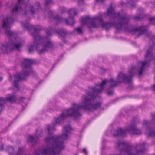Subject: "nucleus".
Here are the masks:
<instances>
[{"mask_svg": "<svg viewBox=\"0 0 155 155\" xmlns=\"http://www.w3.org/2000/svg\"><path fill=\"white\" fill-rule=\"evenodd\" d=\"M137 71H139V70L135 66H132L128 71L129 75L120 72L117 76V81H114L113 79L108 80H104L102 83L96 85L95 88L89 87L90 91L86 93L87 95H83L82 97V103L79 104H72V107L62 113L60 116L56 120L55 123L57 124H59L66 117L69 116H72L74 119L79 117L81 116L80 112L81 110H93L99 108L101 106L100 103L92 104L91 101L95 98L99 93L102 92L104 89V86L108 84L110 88H111L117 86L122 82L128 84H130L132 83L133 76Z\"/></svg>", "mask_w": 155, "mask_h": 155, "instance_id": "f257e3e1", "label": "nucleus"}, {"mask_svg": "<svg viewBox=\"0 0 155 155\" xmlns=\"http://www.w3.org/2000/svg\"><path fill=\"white\" fill-rule=\"evenodd\" d=\"M107 15L112 18H118V22L115 24L112 23L103 22L102 15L100 14L99 16L93 18L86 16L82 18L80 20L81 23L84 25H88L87 28L90 30L91 28H96L101 24L102 28L106 30L114 26L117 30L124 29L125 25H126L131 18L130 15H120V13H116L110 5L107 10Z\"/></svg>", "mask_w": 155, "mask_h": 155, "instance_id": "f03ea898", "label": "nucleus"}, {"mask_svg": "<svg viewBox=\"0 0 155 155\" xmlns=\"http://www.w3.org/2000/svg\"><path fill=\"white\" fill-rule=\"evenodd\" d=\"M72 130L69 125L64 126L61 135L45 138V140L48 144V146L40 150H37L36 155H58L60 151L64 148V141L68 139V134Z\"/></svg>", "mask_w": 155, "mask_h": 155, "instance_id": "7ed1b4c3", "label": "nucleus"}, {"mask_svg": "<svg viewBox=\"0 0 155 155\" xmlns=\"http://www.w3.org/2000/svg\"><path fill=\"white\" fill-rule=\"evenodd\" d=\"M22 25L28 30L31 31L33 29L34 32L32 34L34 41L33 45H31L28 48L29 52H32L33 48H35L38 51L39 53L41 54L46 51L49 48L53 47V44L51 41L46 38H43L41 37L38 33L40 29L34 28L32 25H29L28 22H26L25 24L21 22Z\"/></svg>", "mask_w": 155, "mask_h": 155, "instance_id": "20e7f679", "label": "nucleus"}, {"mask_svg": "<svg viewBox=\"0 0 155 155\" xmlns=\"http://www.w3.org/2000/svg\"><path fill=\"white\" fill-rule=\"evenodd\" d=\"M35 62L32 60L24 59L22 64L23 71L16 75L14 76L15 80L14 82V87L18 91L19 87L18 82L20 80L25 79L26 77L32 72L30 66L34 64Z\"/></svg>", "mask_w": 155, "mask_h": 155, "instance_id": "39448f33", "label": "nucleus"}, {"mask_svg": "<svg viewBox=\"0 0 155 155\" xmlns=\"http://www.w3.org/2000/svg\"><path fill=\"white\" fill-rule=\"evenodd\" d=\"M1 28L3 29L8 38L17 37L16 34H15L10 30L11 25L13 23L14 19L12 16L8 15L2 16L0 18Z\"/></svg>", "mask_w": 155, "mask_h": 155, "instance_id": "423d86ee", "label": "nucleus"}, {"mask_svg": "<svg viewBox=\"0 0 155 155\" xmlns=\"http://www.w3.org/2000/svg\"><path fill=\"white\" fill-rule=\"evenodd\" d=\"M8 38L10 40V45H3L1 48L4 53H7L14 49L19 51V49L22 47L21 43L17 40L16 37L14 36L12 38Z\"/></svg>", "mask_w": 155, "mask_h": 155, "instance_id": "0eeeda50", "label": "nucleus"}, {"mask_svg": "<svg viewBox=\"0 0 155 155\" xmlns=\"http://www.w3.org/2000/svg\"><path fill=\"white\" fill-rule=\"evenodd\" d=\"M152 51V46H150L147 50L145 55V61L139 62V63L141 65V67L139 70V72L138 74L139 75H140L143 73V71L145 68L148 66L150 62L151 61L154 59Z\"/></svg>", "mask_w": 155, "mask_h": 155, "instance_id": "6e6552de", "label": "nucleus"}, {"mask_svg": "<svg viewBox=\"0 0 155 155\" xmlns=\"http://www.w3.org/2000/svg\"><path fill=\"white\" fill-rule=\"evenodd\" d=\"M127 132H129L131 134L139 135L142 134L141 130L137 128L135 125H131L128 129L124 130L122 129H119L116 130V134H114V136H121L123 137L125 135Z\"/></svg>", "mask_w": 155, "mask_h": 155, "instance_id": "1a4fd4ad", "label": "nucleus"}, {"mask_svg": "<svg viewBox=\"0 0 155 155\" xmlns=\"http://www.w3.org/2000/svg\"><path fill=\"white\" fill-rule=\"evenodd\" d=\"M152 116V123L144 120L143 123V125L145 127H147L146 128L147 132L146 134L148 137H153L155 136V130L150 127L153 122L155 121V114H153Z\"/></svg>", "mask_w": 155, "mask_h": 155, "instance_id": "9d476101", "label": "nucleus"}, {"mask_svg": "<svg viewBox=\"0 0 155 155\" xmlns=\"http://www.w3.org/2000/svg\"><path fill=\"white\" fill-rule=\"evenodd\" d=\"M128 23L126 25H125V27H124V30L130 32H134V31L139 32L140 35H138V36L142 34H144L147 32V28L144 26H141L139 27L136 28L135 29H130L128 27Z\"/></svg>", "mask_w": 155, "mask_h": 155, "instance_id": "9b49d317", "label": "nucleus"}, {"mask_svg": "<svg viewBox=\"0 0 155 155\" xmlns=\"http://www.w3.org/2000/svg\"><path fill=\"white\" fill-rule=\"evenodd\" d=\"M68 13L69 14V19L68 20L65 19L64 20L67 24L73 25L75 23L74 17L77 14V11L74 9L72 8L68 11Z\"/></svg>", "mask_w": 155, "mask_h": 155, "instance_id": "f8f14e48", "label": "nucleus"}, {"mask_svg": "<svg viewBox=\"0 0 155 155\" xmlns=\"http://www.w3.org/2000/svg\"><path fill=\"white\" fill-rule=\"evenodd\" d=\"M43 133V131L42 129H39L36 130V134L35 135V137L33 136L29 135L28 137L27 140L28 142L35 143H36L38 140V138L40 137Z\"/></svg>", "mask_w": 155, "mask_h": 155, "instance_id": "ddd939ff", "label": "nucleus"}, {"mask_svg": "<svg viewBox=\"0 0 155 155\" xmlns=\"http://www.w3.org/2000/svg\"><path fill=\"white\" fill-rule=\"evenodd\" d=\"M24 0H18L15 6L12 9V12H21V10H23L24 12L25 15L26 17L27 15L28 14V11H26L25 9L23 10L21 8V6L24 5Z\"/></svg>", "mask_w": 155, "mask_h": 155, "instance_id": "4468645a", "label": "nucleus"}, {"mask_svg": "<svg viewBox=\"0 0 155 155\" xmlns=\"http://www.w3.org/2000/svg\"><path fill=\"white\" fill-rule=\"evenodd\" d=\"M29 7L31 11L30 14L32 15L38 12L41 9L40 4L38 2H36L34 6L30 5Z\"/></svg>", "mask_w": 155, "mask_h": 155, "instance_id": "2eb2a0df", "label": "nucleus"}, {"mask_svg": "<svg viewBox=\"0 0 155 155\" xmlns=\"http://www.w3.org/2000/svg\"><path fill=\"white\" fill-rule=\"evenodd\" d=\"M55 125L54 124L47 126V130L48 131V133L49 134H51L53 131L55 130Z\"/></svg>", "mask_w": 155, "mask_h": 155, "instance_id": "dca6fc26", "label": "nucleus"}, {"mask_svg": "<svg viewBox=\"0 0 155 155\" xmlns=\"http://www.w3.org/2000/svg\"><path fill=\"white\" fill-rule=\"evenodd\" d=\"M50 18H52L55 21H57L58 22L62 21L64 20L63 18L58 16L54 18L52 16V17H50Z\"/></svg>", "mask_w": 155, "mask_h": 155, "instance_id": "f3484780", "label": "nucleus"}, {"mask_svg": "<svg viewBox=\"0 0 155 155\" xmlns=\"http://www.w3.org/2000/svg\"><path fill=\"white\" fill-rule=\"evenodd\" d=\"M58 33L61 36L64 37L66 35V32L64 30H61L58 32Z\"/></svg>", "mask_w": 155, "mask_h": 155, "instance_id": "a211bd4d", "label": "nucleus"}, {"mask_svg": "<svg viewBox=\"0 0 155 155\" xmlns=\"http://www.w3.org/2000/svg\"><path fill=\"white\" fill-rule=\"evenodd\" d=\"M149 20L150 23L154 25H155V17H151L149 18Z\"/></svg>", "mask_w": 155, "mask_h": 155, "instance_id": "6ab92c4d", "label": "nucleus"}, {"mask_svg": "<svg viewBox=\"0 0 155 155\" xmlns=\"http://www.w3.org/2000/svg\"><path fill=\"white\" fill-rule=\"evenodd\" d=\"M149 20L150 23L154 25H155V17H151L149 18Z\"/></svg>", "mask_w": 155, "mask_h": 155, "instance_id": "aec40b11", "label": "nucleus"}, {"mask_svg": "<svg viewBox=\"0 0 155 155\" xmlns=\"http://www.w3.org/2000/svg\"><path fill=\"white\" fill-rule=\"evenodd\" d=\"M54 31V30L51 28H49L46 31V33L48 35H51V33Z\"/></svg>", "mask_w": 155, "mask_h": 155, "instance_id": "412c9836", "label": "nucleus"}, {"mask_svg": "<svg viewBox=\"0 0 155 155\" xmlns=\"http://www.w3.org/2000/svg\"><path fill=\"white\" fill-rule=\"evenodd\" d=\"M142 18V16L141 15L140 16H135L133 18V19L134 21H138L141 19Z\"/></svg>", "mask_w": 155, "mask_h": 155, "instance_id": "4be33fe9", "label": "nucleus"}, {"mask_svg": "<svg viewBox=\"0 0 155 155\" xmlns=\"http://www.w3.org/2000/svg\"><path fill=\"white\" fill-rule=\"evenodd\" d=\"M45 8L48 7V6L51 3V0H45Z\"/></svg>", "mask_w": 155, "mask_h": 155, "instance_id": "5701e85b", "label": "nucleus"}, {"mask_svg": "<svg viewBox=\"0 0 155 155\" xmlns=\"http://www.w3.org/2000/svg\"><path fill=\"white\" fill-rule=\"evenodd\" d=\"M75 30L77 31V33L79 34H81L82 33V29L80 27L77 28Z\"/></svg>", "mask_w": 155, "mask_h": 155, "instance_id": "b1692460", "label": "nucleus"}, {"mask_svg": "<svg viewBox=\"0 0 155 155\" xmlns=\"http://www.w3.org/2000/svg\"><path fill=\"white\" fill-rule=\"evenodd\" d=\"M3 101H1L0 103V113L2 111V108L3 107L4 104L6 103H3Z\"/></svg>", "mask_w": 155, "mask_h": 155, "instance_id": "393cba45", "label": "nucleus"}, {"mask_svg": "<svg viewBox=\"0 0 155 155\" xmlns=\"http://www.w3.org/2000/svg\"><path fill=\"white\" fill-rule=\"evenodd\" d=\"M23 152V149L22 148H19L18 151V153L19 154H22Z\"/></svg>", "mask_w": 155, "mask_h": 155, "instance_id": "a878e982", "label": "nucleus"}, {"mask_svg": "<svg viewBox=\"0 0 155 155\" xmlns=\"http://www.w3.org/2000/svg\"><path fill=\"white\" fill-rule=\"evenodd\" d=\"M14 148L12 146L8 148V151L10 155L11 154V153H10V151H14Z\"/></svg>", "mask_w": 155, "mask_h": 155, "instance_id": "bb28decb", "label": "nucleus"}, {"mask_svg": "<svg viewBox=\"0 0 155 155\" xmlns=\"http://www.w3.org/2000/svg\"><path fill=\"white\" fill-rule=\"evenodd\" d=\"M60 10L61 11V12L62 13H63L64 12H65L66 10V9L64 7H62L60 8Z\"/></svg>", "mask_w": 155, "mask_h": 155, "instance_id": "cd10ccee", "label": "nucleus"}, {"mask_svg": "<svg viewBox=\"0 0 155 155\" xmlns=\"http://www.w3.org/2000/svg\"><path fill=\"white\" fill-rule=\"evenodd\" d=\"M83 152L85 155H87V152L85 148L83 149Z\"/></svg>", "mask_w": 155, "mask_h": 155, "instance_id": "c85d7f7f", "label": "nucleus"}, {"mask_svg": "<svg viewBox=\"0 0 155 155\" xmlns=\"http://www.w3.org/2000/svg\"><path fill=\"white\" fill-rule=\"evenodd\" d=\"M107 93L109 95H112L113 94V91H108L107 92Z\"/></svg>", "mask_w": 155, "mask_h": 155, "instance_id": "c756f323", "label": "nucleus"}, {"mask_svg": "<svg viewBox=\"0 0 155 155\" xmlns=\"http://www.w3.org/2000/svg\"><path fill=\"white\" fill-rule=\"evenodd\" d=\"M129 4L131 5L132 8L134 7L135 6V4H133L130 2L129 3Z\"/></svg>", "mask_w": 155, "mask_h": 155, "instance_id": "7c9ffc66", "label": "nucleus"}, {"mask_svg": "<svg viewBox=\"0 0 155 155\" xmlns=\"http://www.w3.org/2000/svg\"><path fill=\"white\" fill-rule=\"evenodd\" d=\"M78 1L79 4L81 3H83V2L84 0H77Z\"/></svg>", "mask_w": 155, "mask_h": 155, "instance_id": "2f4dec72", "label": "nucleus"}, {"mask_svg": "<svg viewBox=\"0 0 155 155\" xmlns=\"http://www.w3.org/2000/svg\"><path fill=\"white\" fill-rule=\"evenodd\" d=\"M137 11L138 12H140V11L141 12V13H142L143 12V10L142 8H140Z\"/></svg>", "mask_w": 155, "mask_h": 155, "instance_id": "473e14b6", "label": "nucleus"}, {"mask_svg": "<svg viewBox=\"0 0 155 155\" xmlns=\"http://www.w3.org/2000/svg\"><path fill=\"white\" fill-rule=\"evenodd\" d=\"M155 40V37H153L152 39L151 40V41L153 42V45L154 44L153 41Z\"/></svg>", "mask_w": 155, "mask_h": 155, "instance_id": "72a5a7b5", "label": "nucleus"}, {"mask_svg": "<svg viewBox=\"0 0 155 155\" xmlns=\"http://www.w3.org/2000/svg\"><path fill=\"white\" fill-rule=\"evenodd\" d=\"M4 146L3 145H2L1 147V148H0V150L1 151L2 150H4Z\"/></svg>", "mask_w": 155, "mask_h": 155, "instance_id": "f704fd0d", "label": "nucleus"}, {"mask_svg": "<svg viewBox=\"0 0 155 155\" xmlns=\"http://www.w3.org/2000/svg\"><path fill=\"white\" fill-rule=\"evenodd\" d=\"M96 1L97 2H102L104 1V0H96Z\"/></svg>", "mask_w": 155, "mask_h": 155, "instance_id": "c9c22d12", "label": "nucleus"}, {"mask_svg": "<svg viewBox=\"0 0 155 155\" xmlns=\"http://www.w3.org/2000/svg\"><path fill=\"white\" fill-rule=\"evenodd\" d=\"M49 15H51L52 14V13L51 11H50L48 13Z\"/></svg>", "mask_w": 155, "mask_h": 155, "instance_id": "e433bc0d", "label": "nucleus"}, {"mask_svg": "<svg viewBox=\"0 0 155 155\" xmlns=\"http://www.w3.org/2000/svg\"><path fill=\"white\" fill-rule=\"evenodd\" d=\"M27 17L28 18V20H29L30 18L28 15L27 16Z\"/></svg>", "mask_w": 155, "mask_h": 155, "instance_id": "4c0bfd02", "label": "nucleus"}, {"mask_svg": "<svg viewBox=\"0 0 155 155\" xmlns=\"http://www.w3.org/2000/svg\"><path fill=\"white\" fill-rule=\"evenodd\" d=\"M121 5H124V3H123V4H122V3H121Z\"/></svg>", "mask_w": 155, "mask_h": 155, "instance_id": "58836bf2", "label": "nucleus"}, {"mask_svg": "<svg viewBox=\"0 0 155 155\" xmlns=\"http://www.w3.org/2000/svg\"><path fill=\"white\" fill-rule=\"evenodd\" d=\"M2 79V78H0V80H1Z\"/></svg>", "mask_w": 155, "mask_h": 155, "instance_id": "ea45409f", "label": "nucleus"}]
</instances>
